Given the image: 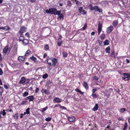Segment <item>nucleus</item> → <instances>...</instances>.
<instances>
[{
	"instance_id": "59",
	"label": "nucleus",
	"mask_w": 130,
	"mask_h": 130,
	"mask_svg": "<svg viewBox=\"0 0 130 130\" xmlns=\"http://www.w3.org/2000/svg\"><path fill=\"white\" fill-rule=\"evenodd\" d=\"M78 92L81 94H83L84 93H83L80 90H79Z\"/></svg>"
},
{
	"instance_id": "9",
	"label": "nucleus",
	"mask_w": 130,
	"mask_h": 130,
	"mask_svg": "<svg viewBox=\"0 0 130 130\" xmlns=\"http://www.w3.org/2000/svg\"><path fill=\"white\" fill-rule=\"evenodd\" d=\"M83 85L86 89H88V86L86 82H84L83 83Z\"/></svg>"
},
{
	"instance_id": "20",
	"label": "nucleus",
	"mask_w": 130,
	"mask_h": 130,
	"mask_svg": "<svg viewBox=\"0 0 130 130\" xmlns=\"http://www.w3.org/2000/svg\"><path fill=\"white\" fill-rule=\"evenodd\" d=\"M62 43V40L60 38H59L58 39V44L59 46H60L61 44Z\"/></svg>"
},
{
	"instance_id": "16",
	"label": "nucleus",
	"mask_w": 130,
	"mask_h": 130,
	"mask_svg": "<svg viewBox=\"0 0 130 130\" xmlns=\"http://www.w3.org/2000/svg\"><path fill=\"white\" fill-rule=\"evenodd\" d=\"M48 107L46 106L45 107L42 108L41 109H40L39 110L42 112L43 113L44 111H45L46 109H47Z\"/></svg>"
},
{
	"instance_id": "15",
	"label": "nucleus",
	"mask_w": 130,
	"mask_h": 130,
	"mask_svg": "<svg viewBox=\"0 0 130 130\" xmlns=\"http://www.w3.org/2000/svg\"><path fill=\"white\" fill-rule=\"evenodd\" d=\"M110 48L109 46L106 48L105 49V51L106 53H109L110 52Z\"/></svg>"
},
{
	"instance_id": "5",
	"label": "nucleus",
	"mask_w": 130,
	"mask_h": 130,
	"mask_svg": "<svg viewBox=\"0 0 130 130\" xmlns=\"http://www.w3.org/2000/svg\"><path fill=\"white\" fill-rule=\"evenodd\" d=\"M25 58V56H19L18 57V59L20 62H22L24 60Z\"/></svg>"
},
{
	"instance_id": "64",
	"label": "nucleus",
	"mask_w": 130,
	"mask_h": 130,
	"mask_svg": "<svg viewBox=\"0 0 130 130\" xmlns=\"http://www.w3.org/2000/svg\"><path fill=\"white\" fill-rule=\"evenodd\" d=\"M47 56V54L46 53H44L43 55V58H45L46 56Z\"/></svg>"
},
{
	"instance_id": "1",
	"label": "nucleus",
	"mask_w": 130,
	"mask_h": 130,
	"mask_svg": "<svg viewBox=\"0 0 130 130\" xmlns=\"http://www.w3.org/2000/svg\"><path fill=\"white\" fill-rule=\"evenodd\" d=\"M50 14L55 15L58 14L60 12V11H57L56 8H50Z\"/></svg>"
},
{
	"instance_id": "38",
	"label": "nucleus",
	"mask_w": 130,
	"mask_h": 130,
	"mask_svg": "<svg viewBox=\"0 0 130 130\" xmlns=\"http://www.w3.org/2000/svg\"><path fill=\"white\" fill-rule=\"evenodd\" d=\"M27 102V101H22V102L21 103V105H23L24 104H25Z\"/></svg>"
},
{
	"instance_id": "34",
	"label": "nucleus",
	"mask_w": 130,
	"mask_h": 130,
	"mask_svg": "<svg viewBox=\"0 0 130 130\" xmlns=\"http://www.w3.org/2000/svg\"><path fill=\"white\" fill-rule=\"evenodd\" d=\"M28 94V93L27 92H25L23 94V96L25 97Z\"/></svg>"
},
{
	"instance_id": "60",
	"label": "nucleus",
	"mask_w": 130,
	"mask_h": 130,
	"mask_svg": "<svg viewBox=\"0 0 130 130\" xmlns=\"http://www.w3.org/2000/svg\"><path fill=\"white\" fill-rule=\"evenodd\" d=\"M78 92L81 94H83L84 93H83L80 90H79Z\"/></svg>"
},
{
	"instance_id": "2",
	"label": "nucleus",
	"mask_w": 130,
	"mask_h": 130,
	"mask_svg": "<svg viewBox=\"0 0 130 130\" xmlns=\"http://www.w3.org/2000/svg\"><path fill=\"white\" fill-rule=\"evenodd\" d=\"M123 75L124 76L122 77V79H126V80H128L130 79V75L128 74H126L125 73H123Z\"/></svg>"
},
{
	"instance_id": "24",
	"label": "nucleus",
	"mask_w": 130,
	"mask_h": 130,
	"mask_svg": "<svg viewBox=\"0 0 130 130\" xmlns=\"http://www.w3.org/2000/svg\"><path fill=\"white\" fill-rule=\"evenodd\" d=\"M109 41L108 40H106L104 42V45H108L109 44Z\"/></svg>"
},
{
	"instance_id": "42",
	"label": "nucleus",
	"mask_w": 130,
	"mask_h": 130,
	"mask_svg": "<svg viewBox=\"0 0 130 130\" xmlns=\"http://www.w3.org/2000/svg\"><path fill=\"white\" fill-rule=\"evenodd\" d=\"M3 91V88L2 87H0V95L2 94V92Z\"/></svg>"
},
{
	"instance_id": "56",
	"label": "nucleus",
	"mask_w": 130,
	"mask_h": 130,
	"mask_svg": "<svg viewBox=\"0 0 130 130\" xmlns=\"http://www.w3.org/2000/svg\"><path fill=\"white\" fill-rule=\"evenodd\" d=\"M30 51H29V50H28L27 51H26V53L28 54V55L30 54Z\"/></svg>"
},
{
	"instance_id": "17",
	"label": "nucleus",
	"mask_w": 130,
	"mask_h": 130,
	"mask_svg": "<svg viewBox=\"0 0 130 130\" xmlns=\"http://www.w3.org/2000/svg\"><path fill=\"white\" fill-rule=\"evenodd\" d=\"M125 111L126 109L125 108H121L119 110V112L120 113H123Z\"/></svg>"
},
{
	"instance_id": "26",
	"label": "nucleus",
	"mask_w": 130,
	"mask_h": 130,
	"mask_svg": "<svg viewBox=\"0 0 130 130\" xmlns=\"http://www.w3.org/2000/svg\"><path fill=\"white\" fill-rule=\"evenodd\" d=\"M41 91L42 93H46V94H48L49 93L46 90H43L42 89L41 90Z\"/></svg>"
},
{
	"instance_id": "53",
	"label": "nucleus",
	"mask_w": 130,
	"mask_h": 130,
	"mask_svg": "<svg viewBox=\"0 0 130 130\" xmlns=\"http://www.w3.org/2000/svg\"><path fill=\"white\" fill-rule=\"evenodd\" d=\"M97 10H98V11H99V12H102V9H99V8Z\"/></svg>"
},
{
	"instance_id": "12",
	"label": "nucleus",
	"mask_w": 130,
	"mask_h": 130,
	"mask_svg": "<svg viewBox=\"0 0 130 130\" xmlns=\"http://www.w3.org/2000/svg\"><path fill=\"white\" fill-rule=\"evenodd\" d=\"M98 108V104H96L95 105L94 107L92 109V110L93 111H95L97 110Z\"/></svg>"
},
{
	"instance_id": "62",
	"label": "nucleus",
	"mask_w": 130,
	"mask_h": 130,
	"mask_svg": "<svg viewBox=\"0 0 130 130\" xmlns=\"http://www.w3.org/2000/svg\"><path fill=\"white\" fill-rule=\"evenodd\" d=\"M25 35L27 36L29 38V34L28 32H27L25 34Z\"/></svg>"
},
{
	"instance_id": "48",
	"label": "nucleus",
	"mask_w": 130,
	"mask_h": 130,
	"mask_svg": "<svg viewBox=\"0 0 130 130\" xmlns=\"http://www.w3.org/2000/svg\"><path fill=\"white\" fill-rule=\"evenodd\" d=\"M60 107L61 108H62V109H66V108L64 106H62L61 105L60 106Z\"/></svg>"
},
{
	"instance_id": "43",
	"label": "nucleus",
	"mask_w": 130,
	"mask_h": 130,
	"mask_svg": "<svg viewBox=\"0 0 130 130\" xmlns=\"http://www.w3.org/2000/svg\"><path fill=\"white\" fill-rule=\"evenodd\" d=\"M87 24L86 23L85 24V25L83 27V30H84L86 29V28L87 27Z\"/></svg>"
},
{
	"instance_id": "39",
	"label": "nucleus",
	"mask_w": 130,
	"mask_h": 130,
	"mask_svg": "<svg viewBox=\"0 0 130 130\" xmlns=\"http://www.w3.org/2000/svg\"><path fill=\"white\" fill-rule=\"evenodd\" d=\"M127 127V122H126L124 124V129H126Z\"/></svg>"
},
{
	"instance_id": "55",
	"label": "nucleus",
	"mask_w": 130,
	"mask_h": 130,
	"mask_svg": "<svg viewBox=\"0 0 130 130\" xmlns=\"http://www.w3.org/2000/svg\"><path fill=\"white\" fill-rule=\"evenodd\" d=\"M4 87L5 89H8V86L6 85H4Z\"/></svg>"
},
{
	"instance_id": "13",
	"label": "nucleus",
	"mask_w": 130,
	"mask_h": 130,
	"mask_svg": "<svg viewBox=\"0 0 130 130\" xmlns=\"http://www.w3.org/2000/svg\"><path fill=\"white\" fill-rule=\"evenodd\" d=\"M52 59H49L47 60V63L50 65V66H52L51 62H52Z\"/></svg>"
},
{
	"instance_id": "21",
	"label": "nucleus",
	"mask_w": 130,
	"mask_h": 130,
	"mask_svg": "<svg viewBox=\"0 0 130 130\" xmlns=\"http://www.w3.org/2000/svg\"><path fill=\"white\" fill-rule=\"evenodd\" d=\"M10 28L7 26H6L5 27H1V29H3L5 31L8 30Z\"/></svg>"
},
{
	"instance_id": "28",
	"label": "nucleus",
	"mask_w": 130,
	"mask_h": 130,
	"mask_svg": "<svg viewBox=\"0 0 130 130\" xmlns=\"http://www.w3.org/2000/svg\"><path fill=\"white\" fill-rule=\"evenodd\" d=\"M44 49L46 51L49 50V47L48 44L44 46Z\"/></svg>"
},
{
	"instance_id": "35",
	"label": "nucleus",
	"mask_w": 130,
	"mask_h": 130,
	"mask_svg": "<svg viewBox=\"0 0 130 130\" xmlns=\"http://www.w3.org/2000/svg\"><path fill=\"white\" fill-rule=\"evenodd\" d=\"M99 9L98 7L96 6H95L94 7V10L95 11H98V10Z\"/></svg>"
},
{
	"instance_id": "31",
	"label": "nucleus",
	"mask_w": 130,
	"mask_h": 130,
	"mask_svg": "<svg viewBox=\"0 0 130 130\" xmlns=\"http://www.w3.org/2000/svg\"><path fill=\"white\" fill-rule=\"evenodd\" d=\"M24 39V37L22 36H21L19 38V41H23V40Z\"/></svg>"
},
{
	"instance_id": "52",
	"label": "nucleus",
	"mask_w": 130,
	"mask_h": 130,
	"mask_svg": "<svg viewBox=\"0 0 130 130\" xmlns=\"http://www.w3.org/2000/svg\"><path fill=\"white\" fill-rule=\"evenodd\" d=\"M97 90V89H93L92 90V93H94Z\"/></svg>"
},
{
	"instance_id": "25",
	"label": "nucleus",
	"mask_w": 130,
	"mask_h": 130,
	"mask_svg": "<svg viewBox=\"0 0 130 130\" xmlns=\"http://www.w3.org/2000/svg\"><path fill=\"white\" fill-rule=\"evenodd\" d=\"M72 3L71 1H68L67 2V6L69 7H71L72 6Z\"/></svg>"
},
{
	"instance_id": "18",
	"label": "nucleus",
	"mask_w": 130,
	"mask_h": 130,
	"mask_svg": "<svg viewBox=\"0 0 130 130\" xmlns=\"http://www.w3.org/2000/svg\"><path fill=\"white\" fill-rule=\"evenodd\" d=\"M30 58L32 60L35 62H37V61L36 58L33 56H32L31 57H30Z\"/></svg>"
},
{
	"instance_id": "47",
	"label": "nucleus",
	"mask_w": 130,
	"mask_h": 130,
	"mask_svg": "<svg viewBox=\"0 0 130 130\" xmlns=\"http://www.w3.org/2000/svg\"><path fill=\"white\" fill-rule=\"evenodd\" d=\"M46 12L47 13L50 14V9H49V10H46Z\"/></svg>"
},
{
	"instance_id": "7",
	"label": "nucleus",
	"mask_w": 130,
	"mask_h": 130,
	"mask_svg": "<svg viewBox=\"0 0 130 130\" xmlns=\"http://www.w3.org/2000/svg\"><path fill=\"white\" fill-rule=\"evenodd\" d=\"M52 66H53L54 67L55 66L57 63V60L55 58L52 59Z\"/></svg>"
},
{
	"instance_id": "57",
	"label": "nucleus",
	"mask_w": 130,
	"mask_h": 130,
	"mask_svg": "<svg viewBox=\"0 0 130 130\" xmlns=\"http://www.w3.org/2000/svg\"><path fill=\"white\" fill-rule=\"evenodd\" d=\"M76 4L77 5H79L80 4V3H79V2L77 1L76 2Z\"/></svg>"
},
{
	"instance_id": "44",
	"label": "nucleus",
	"mask_w": 130,
	"mask_h": 130,
	"mask_svg": "<svg viewBox=\"0 0 130 130\" xmlns=\"http://www.w3.org/2000/svg\"><path fill=\"white\" fill-rule=\"evenodd\" d=\"M115 53L113 51L111 55V56L114 58H115Z\"/></svg>"
},
{
	"instance_id": "54",
	"label": "nucleus",
	"mask_w": 130,
	"mask_h": 130,
	"mask_svg": "<svg viewBox=\"0 0 130 130\" xmlns=\"http://www.w3.org/2000/svg\"><path fill=\"white\" fill-rule=\"evenodd\" d=\"M39 88H37L36 89V90H35V93H37L39 91Z\"/></svg>"
},
{
	"instance_id": "63",
	"label": "nucleus",
	"mask_w": 130,
	"mask_h": 130,
	"mask_svg": "<svg viewBox=\"0 0 130 130\" xmlns=\"http://www.w3.org/2000/svg\"><path fill=\"white\" fill-rule=\"evenodd\" d=\"M3 60V58L1 57V54H0V60L1 61Z\"/></svg>"
},
{
	"instance_id": "61",
	"label": "nucleus",
	"mask_w": 130,
	"mask_h": 130,
	"mask_svg": "<svg viewBox=\"0 0 130 130\" xmlns=\"http://www.w3.org/2000/svg\"><path fill=\"white\" fill-rule=\"evenodd\" d=\"M60 106H61L60 105L58 104H56L55 105V106L54 107V108L55 107H58V106H59L60 107Z\"/></svg>"
},
{
	"instance_id": "33",
	"label": "nucleus",
	"mask_w": 130,
	"mask_h": 130,
	"mask_svg": "<svg viewBox=\"0 0 130 130\" xmlns=\"http://www.w3.org/2000/svg\"><path fill=\"white\" fill-rule=\"evenodd\" d=\"M30 109L29 108H28L26 109V112L27 113V114H29V113H30V112H29Z\"/></svg>"
},
{
	"instance_id": "49",
	"label": "nucleus",
	"mask_w": 130,
	"mask_h": 130,
	"mask_svg": "<svg viewBox=\"0 0 130 130\" xmlns=\"http://www.w3.org/2000/svg\"><path fill=\"white\" fill-rule=\"evenodd\" d=\"M86 11L84 10H83L82 11V14H86Z\"/></svg>"
},
{
	"instance_id": "51",
	"label": "nucleus",
	"mask_w": 130,
	"mask_h": 130,
	"mask_svg": "<svg viewBox=\"0 0 130 130\" xmlns=\"http://www.w3.org/2000/svg\"><path fill=\"white\" fill-rule=\"evenodd\" d=\"M94 79L96 80H98L99 78L98 77L96 76H94L93 77Z\"/></svg>"
},
{
	"instance_id": "19",
	"label": "nucleus",
	"mask_w": 130,
	"mask_h": 130,
	"mask_svg": "<svg viewBox=\"0 0 130 130\" xmlns=\"http://www.w3.org/2000/svg\"><path fill=\"white\" fill-rule=\"evenodd\" d=\"M29 102H30V101H32L34 99V98L33 97V95H31L29 96Z\"/></svg>"
},
{
	"instance_id": "27",
	"label": "nucleus",
	"mask_w": 130,
	"mask_h": 130,
	"mask_svg": "<svg viewBox=\"0 0 130 130\" xmlns=\"http://www.w3.org/2000/svg\"><path fill=\"white\" fill-rule=\"evenodd\" d=\"M105 34H102L100 36V38L102 40L104 39L105 38Z\"/></svg>"
},
{
	"instance_id": "11",
	"label": "nucleus",
	"mask_w": 130,
	"mask_h": 130,
	"mask_svg": "<svg viewBox=\"0 0 130 130\" xmlns=\"http://www.w3.org/2000/svg\"><path fill=\"white\" fill-rule=\"evenodd\" d=\"M26 81V79L24 77H22L20 79V83L21 84H23Z\"/></svg>"
},
{
	"instance_id": "37",
	"label": "nucleus",
	"mask_w": 130,
	"mask_h": 130,
	"mask_svg": "<svg viewBox=\"0 0 130 130\" xmlns=\"http://www.w3.org/2000/svg\"><path fill=\"white\" fill-rule=\"evenodd\" d=\"M48 74H45L42 77L44 79L48 77Z\"/></svg>"
},
{
	"instance_id": "58",
	"label": "nucleus",
	"mask_w": 130,
	"mask_h": 130,
	"mask_svg": "<svg viewBox=\"0 0 130 130\" xmlns=\"http://www.w3.org/2000/svg\"><path fill=\"white\" fill-rule=\"evenodd\" d=\"M95 34V32L94 31H93L91 33V35L93 36V35H94Z\"/></svg>"
},
{
	"instance_id": "50",
	"label": "nucleus",
	"mask_w": 130,
	"mask_h": 130,
	"mask_svg": "<svg viewBox=\"0 0 130 130\" xmlns=\"http://www.w3.org/2000/svg\"><path fill=\"white\" fill-rule=\"evenodd\" d=\"M3 74V71L2 69L0 68V75H2Z\"/></svg>"
},
{
	"instance_id": "8",
	"label": "nucleus",
	"mask_w": 130,
	"mask_h": 130,
	"mask_svg": "<svg viewBox=\"0 0 130 130\" xmlns=\"http://www.w3.org/2000/svg\"><path fill=\"white\" fill-rule=\"evenodd\" d=\"M62 100L61 99L58 98H55L53 100V102L55 101L56 102L60 103L62 102Z\"/></svg>"
},
{
	"instance_id": "45",
	"label": "nucleus",
	"mask_w": 130,
	"mask_h": 130,
	"mask_svg": "<svg viewBox=\"0 0 130 130\" xmlns=\"http://www.w3.org/2000/svg\"><path fill=\"white\" fill-rule=\"evenodd\" d=\"M51 119V118L48 117L46 118L45 120L46 121H50Z\"/></svg>"
},
{
	"instance_id": "23",
	"label": "nucleus",
	"mask_w": 130,
	"mask_h": 130,
	"mask_svg": "<svg viewBox=\"0 0 130 130\" xmlns=\"http://www.w3.org/2000/svg\"><path fill=\"white\" fill-rule=\"evenodd\" d=\"M8 50V47L7 46H6L5 47L3 50V52L4 53H7Z\"/></svg>"
},
{
	"instance_id": "36",
	"label": "nucleus",
	"mask_w": 130,
	"mask_h": 130,
	"mask_svg": "<svg viewBox=\"0 0 130 130\" xmlns=\"http://www.w3.org/2000/svg\"><path fill=\"white\" fill-rule=\"evenodd\" d=\"M62 54L63 57H67V56L68 54L67 52H63Z\"/></svg>"
},
{
	"instance_id": "30",
	"label": "nucleus",
	"mask_w": 130,
	"mask_h": 130,
	"mask_svg": "<svg viewBox=\"0 0 130 130\" xmlns=\"http://www.w3.org/2000/svg\"><path fill=\"white\" fill-rule=\"evenodd\" d=\"M102 30V27H98V34L99 35L100 34V33L101 31Z\"/></svg>"
},
{
	"instance_id": "29",
	"label": "nucleus",
	"mask_w": 130,
	"mask_h": 130,
	"mask_svg": "<svg viewBox=\"0 0 130 130\" xmlns=\"http://www.w3.org/2000/svg\"><path fill=\"white\" fill-rule=\"evenodd\" d=\"M89 9L91 10H94V7L92 6V5L91 4H90L88 6Z\"/></svg>"
},
{
	"instance_id": "14",
	"label": "nucleus",
	"mask_w": 130,
	"mask_h": 130,
	"mask_svg": "<svg viewBox=\"0 0 130 130\" xmlns=\"http://www.w3.org/2000/svg\"><path fill=\"white\" fill-rule=\"evenodd\" d=\"M118 24V22L117 21L115 20L112 23V25L115 27H116Z\"/></svg>"
},
{
	"instance_id": "41",
	"label": "nucleus",
	"mask_w": 130,
	"mask_h": 130,
	"mask_svg": "<svg viewBox=\"0 0 130 130\" xmlns=\"http://www.w3.org/2000/svg\"><path fill=\"white\" fill-rule=\"evenodd\" d=\"M79 11L81 13H82V11L83 10V7H79L78 9Z\"/></svg>"
},
{
	"instance_id": "4",
	"label": "nucleus",
	"mask_w": 130,
	"mask_h": 130,
	"mask_svg": "<svg viewBox=\"0 0 130 130\" xmlns=\"http://www.w3.org/2000/svg\"><path fill=\"white\" fill-rule=\"evenodd\" d=\"M113 29V27L112 26H110L107 28L106 32L108 33H110Z\"/></svg>"
},
{
	"instance_id": "46",
	"label": "nucleus",
	"mask_w": 130,
	"mask_h": 130,
	"mask_svg": "<svg viewBox=\"0 0 130 130\" xmlns=\"http://www.w3.org/2000/svg\"><path fill=\"white\" fill-rule=\"evenodd\" d=\"M92 96L94 98H96L97 96L95 94H94V93H92Z\"/></svg>"
},
{
	"instance_id": "22",
	"label": "nucleus",
	"mask_w": 130,
	"mask_h": 130,
	"mask_svg": "<svg viewBox=\"0 0 130 130\" xmlns=\"http://www.w3.org/2000/svg\"><path fill=\"white\" fill-rule=\"evenodd\" d=\"M61 11H60V13L58 14H57V15H59L58 18H60V20L62 19H63V15L62 14H60Z\"/></svg>"
},
{
	"instance_id": "6",
	"label": "nucleus",
	"mask_w": 130,
	"mask_h": 130,
	"mask_svg": "<svg viewBox=\"0 0 130 130\" xmlns=\"http://www.w3.org/2000/svg\"><path fill=\"white\" fill-rule=\"evenodd\" d=\"M68 120L69 121L71 122H74L75 121V118L73 116H71L70 117H68Z\"/></svg>"
},
{
	"instance_id": "32",
	"label": "nucleus",
	"mask_w": 130,
	"mask_h": 130,
	"mask_svg": "<svg viewBox=\"0 0 130 130\" xmlns=\"http://www.w3.org/2000/svg\"><path fill=\"white\" fill-rule=\"evenodd\" d=\"M102 23L101 21H99L98 23V27H102Z\"/></svg>"
},
{
	"instance_id": "10",
	"label": "nucleus",
	"mask_w": 130,
	"mask_h": 130,
	"mask_svg": "<svg viewBox=\"0 0 130 130\" xmlns=\"http://www.w3.org/2000/svg\"><path fill=\"white\" fill-rule=\"evenodd\" d=\"M22 42H23V44H24V45H26L28 43V41L27 39H24L23 40Z\"/></svg>"
},
{
	"instance_id": "40",
	"label": "nucleus",
	"mask_w": 130,
	"mask_h": 130,
	"mask_svg": "<svg viewBox=\"0 0 130 130\" xmlns=\"http://www.w3.org/2000/svg\"><path fill=\"white\" fill-rule=\"evenodd\" d=\"M18 113H16L13 116L14 117L15 119H18L17 118L18 117Z\"/></svg>"
},
{
	"instance_id": "3",
	"label": "nucleus",
	"mask_w": 130,
	"mask_h": 130,
	"mask_svg": "<svg viewBox=\"0 0 130 130\" xmlns=\"http://www.w3.org/2000/svg\"><path fill=\"white\" fill-rule=\"evenodd\" d=\"M27 28L24 26L22 27H21L19 31V33L21 35H22V34L26 31Z\"/></svg>"
}]
</instances>
